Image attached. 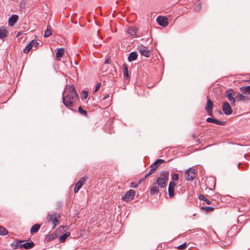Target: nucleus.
Listing matches in <instances>:
<instances>
[{
    "label": "nucleus",
    "mask_w": 250,
    "mask_h": 250,
    "mask_svg": "<svg viewBox=\"0 0 250 250\" xmlns=\"http://www.w3.org/2000/svg\"><path fill=\"white\" fill-rule=\"evenodd\" d=\"M64 49L62 48H59L56 53V57L57 59L61 58L64 53Z\"/></svg>",
    "instance_id": "nucleus-24"
},
{
    "label": "nucleus",
    "mask_w": 250,
    "mask_h": 250,
    "mask_svg": "<svg viewBox=\"0 0 250 250\" xmlns=\"http://www.w3.org/2000/svg\"><path fill=\"white\" fill-rule=\"evenodd\" d=\"M40 225L38 224H36L34 225H33L32 228H31V229H30V233L33 234V233H36L37 232L39 229L40 228Z\"/></svg>",
    "instance_id": "nucleus-22"
},
{
    "label": "nucleus",
    "mask_w": 250,
    "mask_h": 250,
    "mask_svg": "<svg viewBox=\"0 0 250 250\" xmlns=\"http://www.w3.org/2000/svg\"><path fill=\"white\" fill-rule=\"evenodd\" d=\"M78 99V95L74 85H66L62 92V102L67 108L73 106Z\"/></svg>",
    "instance_id": "nucleus-1"
},
{
    "label": "nucleus",
    "mask_w": 250,
    "mask_h": 250,
    "mask_svg": "<svg viewBox=\"0 0 250 250\" xmlns=\"http://www.w3.org/2000/svg\"><path fill=\"white\" fill-rule=\"evenodd\" d=\"M201 209L207 212H210L213 210L214 208L211 207H202Z\"/></svg>",
    "instance_id": "nucleus-34"
},
{
    "label": "nucleus",
    "mask_w": 250,
    "mask_h": 250,
    "mask_svg": "<svg viewBox=\"0 0 250 250\" xmlns=\"http://www.w3.org/2000/svg\"><path fill=\"white\" fill-rule=\"evenodd\" d=\"M199 199L200 200L205 201L208 205H210L211 204L210 202L205 197V195L203 194H200L199 195Z\"/></svg>",
    "instance_id": "nucleus-25"
},
{
    "label": "nucleus",
    "mask_w": 250,
    "mask_h": 250,
    "mask_svg": "<svg viewBox=\"0 0 250 250\" xmlns=\"http://www.w3.org/2000/svg\"><path fill=\"white\" fill-rule=\"evenodd\" d=\"M88 177L87 176H84L81 178L78 182L81 183L82 185L85 183V182L87 180Z\"/></svg>",
    "instance_id": "nucleus-33"
},
{
    "label": "nucleus",
    "mask_w": 250,
    "mask_h": 250,
    "mask_svg": "<svg viewBox=\"0 0 250 250\" xmlns=\"http://www.w3.org/2000/svg\"><path fill=\"white\" fill-rule=\"evenodd\" d=\"M155 171V170H154L153 168H151L150 170H149V171L148 172L149 173V174L150 175L151 174H152L154 171Z\"/></svg>",
    "instance_id": "nucleus-47"
},
{
    "label": "nucleus",
    "mask_w": 250,
    "mask_h": 250,
    "mask_svg": "<svg viewBox=\"0 0 250 250\" xmlns=\"http://www.w3.org/2000/svg\"><path fill=\"white\" fill-rule=\"evenodd\" d=\"M29 43L32 45V47H36L39 45V42L36 40L31 41Z\"/></svg>",
    "instance_id": "nucleus-35"
},
{
    "label": "nucleus",
    "mask_w": 250,
    "mask_h": 250,
    "mask_svg": "<svg viewBox=\"0 0 250 250\" xmlns=\"http://www.w3.org/2000/svg\"><path fill=\"white\" fill-rule=\"evenodd\" d=\"M51 29V27L50 26L48 25L47 27V29Z\"/></svg>",
    "instance_id": "nucleus-52"
},
{
    "label": "nucleus",
    "mask_w": 250,
    "mask_h": 250,
    "mask_svg": "<svg viewBox=\"0 0 250 250\" xmlns=\"http://www.w3.org/2000/svg\"><path fill=\"white\" fill-rule=\"evenodd\" d=\"M60 217V215L57 213H49L47 216V220L52 223V228H54L58 223Z\"/></svg>",
    "instance_id": "nucleus-3"
},
{
    "label": "nucleus",
    "mask_w": 250,
    "mask_h": 250,
    "mask_svg": "<svg viewBox=\"0 0 250 250\" xmlns=\"http://www.w3.org/2000/svg\"><path fill=\"white\" fill-rule=\"evenodd\" d=\"M169 173L168 171H164L162 172L159 177L157 179L156 183L160 187V188H166V183L168 180Z\"/></svg>",
    "instance_id": "nucleus-2"
},
{
    "label": "nucleus",
    "mask_w": 250,
    "mask_h": 250,
    "mask_svg": "<svg viewBox=\"0 0 250 250\" xmlns=\"http://www.w3.org/2000/svg\"><path fill=\"white\" fill-rule=\"evenodd\" d=\"M225 123V122L220 121H219L215 119H214L213 121V123L216 124V125H224Z\"/></svg>",
    "instance_id": "nucleus-36"
},
{
    "label": "nucleus",
    "mask_w": 250,
    "mask_h": 250,
    "mask_svg": "<svg viewBox=\"0 0 250 250\" xmlns=\"http://www.w3.org/2000/svg\"><path fill=\"white\" fill-rule=\"evenodd\" d=\"M187 244L186 243L179 246L177 248L180 250H183L185 249H186V248L187 247Z\"/></svg>",
    "instance_id": "nucleus-40"
},
{
    "label": "nucleus",
    "mask_w": 250,
    "mask_h": 250,
    "mask_svg": "<svg viewBox=\"0 0 250 250\" xmlns=\"http://www.w3.org/2000/svg\"><path fill=\"white\" fill-rule=\"evenodd\" d=\"M109 97V95L108 94H106L105 95H104V97L103 99H107Z\"/></svg>",
    "instance_id": "nucleus-50"
},
{
    "label": "nucleus",
    "mask_w": 250,
    "mask_h": 250,
    "mask_svg": "<svg viewBox=\"0 0 250 250\" xmlns=\"http://www.w3.org/2000/svg\"><path fill=\"white\" fill-rule=\"evenodd\" d=\"M76 187H78L79 188H81V187H82V185L81 183H80L79 182H77L76 184V185H75Z\"/></svg>",
    "instance_id": "nucleus-46"
},
{
    "label": "nucleus",
    "mask_w": 250,
    "mask_h": 250,
    "mask_svg": "<svg viewBox=\"0 0 250 250\" xmlns=\"http://www.w3.org/2000/svg\"><path fill=\"white\" fill-rule=\"evenodd\" d=\"M168 195H169V197L170 198L173 197L174 195V188H171L168 187Z\"/></svg>",
    "instance_id": "nucleus-28"
},
{
    "label": "nucleus",
    "mask_w": 250,
    "mask_h": 250,
    "mask_svg": "<svg viewBox=\"0 0 250 250\" xmlns=\"http://www.w3.org/2000/svg\"><path fill=\"white\" fill-rule=\"evenodd\" d=\"M176 186V184L174 181H171L169 183L168 187L171 188H174V187Z\"/></svg>",
    "instance_id": "nucleus-42"
},
{
    "label": "nucleus",
    "mask_w": 250,
    "mask_h": 250,
    "mask_svg": "<svg viewBox=\"0 0 250 250\" xmlns=\"http://www.w3.org/2000/svg\"><path fill=\"white\" fill-rule=\"evenodd\" d=\"M137 54L135 52H132L129 54L128 57V60L129 62L133 61L137 59Z\"/></svg>",
    "instance_id": "nucleus-21"
},
{
    "label": "nucleus",
    "mask_w": 250,
    "mask_h": 250,
    "mask_svg": "<svg viewBox=\"0 0 250 250\" xmlns=\"http://www.w3.org/2000/svg\"><path fill=\"white\" fill-rule=\"evenodd\" d=\"M222 110L224 113L227 115H229L232 112V110L230 106V104L227 102H224L223 103L222 106Z\"/></svg>",
    "instance_id": "nucleus-7"
},
{
    "label": "nucleus",
    "mask_w": 250,
    "mask_h": 250,
    "mask_svg": "<svg viewBox=\"0 0 250 250\" xmlns=\"http://www.w3.org/2000/svg\"><path fill=\"white\" fill-rule=\"evenodd\" d=\"M195 175V169L192 167L186 170L185 172V178L188 181H192L194 179Z\"/></svg>",
    "instance_id": "nucleus-4"
},
{
    "label": "nucleus",
    "mask_w": 250,
    "mask_h": 250,
    "mask_svg": "<svg viewBox=\"0 0 250 250\" xmlns=\"http://www.w3.org/2000/svg\"><path fill=\"white\" fill-rule=\"evenodd\" d=\"M137 49H138L141 55H144L146 57H149L150 55V51L148 49L147 47L142 45L139 44L137 46Z\"/></svg>",
    "instance_id": "nucleus-5"
},
{
    "label": "nucleus",
    "mask_w": 250,
    "mask_h": 250,
    "mask_svg": "<svg viewBox=\"0 0 250 250\" xmlns=\"http://www.w3.org/2000/svg\"><path fill=\"white\" fill-rule=\"evenodd\" d=\"M88 177L87 176H84L81 178L78 182L81 183L82 185L85 183V182L87 180Z\"/></svg>",
    "instance_id": "nucleus-32"
},
{
    "label": "nucleus",
    "mask_w": 250,
    "mask_h": 250,
    "mask_svg": "<svg viewBox=\"0 0 250 250\" xmlns=\"http://www.w3.org/2000/svg\"><path fill=\"white\" fill-rule=\"evenodd\" d=\"M110 63V59L109 58H107L104 62V64H109Z\"/></svg>",
    "instance_id": "nucleus-49"
},
{
    "label": "nucleus",
    "mask_w": 250,
    "mask_h": 250,
    "mask_svg": "<svg viewBox=\"0 0 250 250\" xmlns=\"http://www.w3.org/2000/svg\"><path fill=\"white\" fill-rule=\"evenodd\" d=\"M78 110H79V113L83 115V116H86L87 115V112L86 110H83L81 106H79V108H78Z\"/></svg>",
    "instance_id": "nucleus-31"
},
{
    "label": "nucleus",
    "mask_w": 250,
    "mask_h": 250,
    "mask_svg": "<svg viewBox=\"0 0 250 250\" xmlns=\"http://www.w3.org/2000/svg\"><path fill=\"white\" fill-rule=\"evenodd\" d=\"M7 233V230L4 227L0 226V235H5Z\"/></svg>",
    "instance_id": "nucleus-27"
},
{
    "label": "nucleus",
    "mask_w": 250,
    "mask_h": 250,
    "mask_svg": "<svg viewBox=\"0 0 250 250\" xmlns=\"http://www.w3.org/2000/svg\"><path fill=\"white\" fill-rule=\"evenodd\" d=\"M159 187L157 183H154L150 188V194L151 195L158 194L159 192Z\"/></svg>",
    "instance_id": "nucleus-16"
},
{
    "label": "nucleus",
    "mask_w": 250,
    "mask_h": 250,
    "mask_svg": "<svg viewBox=\"0 0 250 250\" xmlns=\"http://www.w3.org/2000/svg\"><path fill=\"white\" fill-rule=\"evenodd\" d=\"M172 179L173 180V181H178L179 180L178 174H177L176 173H173V174H172Z\"/></svg>",
    "instance_id": "nucleus-38"
},
{
    "label": "nucleus",
    "mask_w": 250,
    "mask_h": 250,
    "mask_svg": "<svg viewBox=\"0 0 250 250\" xmlns=\"http://www.w3.org/2000/svg\"><path fill=\"white\" fill-rule=\"evenodd\" d=\"M226 93V97L228 98L229 101L234 98L235 92L233 91H231V92L227 91Z\"/></svg>",
    "instance_id": "nucleus-23"
},
{
    "label": "nucleus",
    "mask_w": 250,
    "mask_h": 250,
    "mask_svg": "<svg viewBox=\"0 0 250 250\" xmlns=\"http://www.w3.org/2000/svg\"><path fill=\"white\" fill-rule=\"evenodd\" d=\"M104 66L103 65V66L102 67V69L103 70V69H104Z\"/></svg>",
    "instance_id": "nucleus-53"
},
{
    "label": "nucleus",
    "mask_w": 250,
    "mask_h": 250,
    "mask_svg": "<svg viewBox=\"0 0 250 250\" xmlns=\"http://www.w3.org/2000/svg\"><path fill=\"white\" fill-rule=\"evenodd\" d=\"M213 104L212 101L208 98L205 109L208 113V115L210 116H212Z\"/></svg>",
    "instance_id": "nucleus-9"
},
{
    "label": "nucleus",
    "mask_w": 250,
    "mask_h": 250,
    "mask_svg": "<svg viewBox=\"0 0 250 250\" xmlns=\"http://www.w3.org/2000/svg\"><path fill=\"white\" fill-rule=\"evenodd\" d=\"M123 74L124 75L125 79L128 80L129 79V76L127 65L126 63L123 64Z\"/></svg>",
    "instance_id": "nucleus-15"
},
{
    "label": "nucleus",
    "mask_w": 250,
    "mask_h": 250,
    "mask_svg": "<svg viewBox=\"0 0 250 250\" xmlns=\"http://www.w3.org/2000/svg\"><path fill=\"white\" fill-rule=\"evenodd\" d=\"M202 8L201 4V3H198L197 4L194 8V10L196 11H199L201 10Z\"/></svg>",
    "instance_id": "nucleus-39"
},
{
    "label": "nucleus",
    "mask_w": 250,
    "mask_h": 250,
    "mask_svg": "<svg viewBox=\"0 0 250 250\" xmlns=\"http://www.w3.org/2000/svg\"><path fill=\"white\" fill-rule=\"evenodd\" d=\"M34 246V244L32 241L30 242H26L22 243V248H24L25 250H29L32 249Z\"/></svg>",
    "instance_id": "nucleus-18"
},
{
    "label": "nucleus",
    "mask_w": 250,
    "mask_h": 250,
    "mask_svg": "<svg viewBox=\"0 0 250 250\" xmlns=\"http://www.w3.org/2000/svg\"><path fill=\"white\" fill-rule=\"evenodd\" d=\"M8 32L4 26L0 27V39H3L8 35Z\"/></svg>",
    "instance_id": "nucleus-12"
},
{
    "label": "nucleus",
    "mask_w": 250,
    "mask_h": 250,
    "mask_svg": "<svg viewBox=\"0 0 250 250\" xmlns=\"http://www.w3.org/2000/svg\"><path fill=\"white\" fill-rule=\"evenodd\" d=\"M137 29L135 27H129L127 30V33L129 36L132 38H138L139 36L137 34Z\"/></svg>",
    "instance_id": "nucleus-8"
},
{
    "label": "nucleus",
    "mask_w": 250,
    "mask_h": 250,
    "mask_svg": "<svg viewBox=\"0 0 250 250\" xmlns=\"http://www.w3.org/2000/svg\"><path fill=\"white\" fill-rule=\"evenodd\" d=\"M135 193L136 192L134 189H130L126 192L125 195L122 199L126 202L130 201L133 199Z\"/></svg>",
    "instance_id": "nucleus-6"
},
{
    "label": "nucleus",
    "mask_w": 250,
    "mask_h": 250,
    "mask_svg": "<svg viewBox=\"0 0 250 250\" xmlns=\"http://www.w3.org/2000/svg\"><path fill=\"white\" fill-rule=\"evenodd\" d=\"M57 237V235L56 234L53 233V234H51L49 235L46 237V240L47 241H51V240H52L54 239Z\"/></svg>",
    "instance_id": "nucleus-26"
},
{
    "label": "nucleus",
    "mask_w": 250,
    "mask_h": 250,
    "mask_svg": "<svg viewBox=\"0 0 250 250\" xmlns=\"http://www.w3.org/2000/svg\"><path fill=\"white\" fill-rule=\"evenodd\" d=\"M213 118L208 117L206 119V121L208 123H213Z\"/></svg>",
    "instance_id": "nucleus-45"
},
{
    "label": "nucleus",
    "mask_w": 250,
    "mask_h": 250,
    "mask_svg": "<svg viewBox=\"0 0 250 250\" xmlns=\"http://www.w3.org/2000/svg\"><path fill=\"white\" fill-rule=\"evenodd\" d=\"M235 97L237 101H246L250 99L247 96L241 93H238Z\"/></svg>",
    "instance_id": "nucleus-17"
},
{
    "label": "nucleus",
    "mask_w": 250,
    "mask_h": 250,
    "mask_svg": "<svg viewBox=\"0 0 250 250\" xmlns=\"http://www.w3.org/2000/svg\"><path fill=\"white\" fill-rule=\"evenodd\" d=\"M88 96V92L87 91H83L82 96V99L83 100H85Z\"/></svg>",
    "instance_id": "nucleus-37"
},
{
    "label": "nucleus",
    "mask_w": 250,
    "mask_h": 250,
    "mask_svg": "<svg viewBox=\"0 0 250 250\" xmlns=\"http://www.w3.org/2000/svg\"><path fill=\"white\" fill-rule=\"evenodd\" d=\"M80 188H79L78 187H76L75 186V187L74 189V192L75 193L78 192L79 191V190H80Z\"/></svg>",
    "instance_id": "nucleus-48"
},
{
    "label": "nucleus",
    "mask_w": 250,
    "mask_h": 250,
    "mask_svg": "<svg viewBox=\"0 0 250 250\" xmlns=\"http://www.w3.org/2000/svg\"><path fill=\"white\" fill-rule=\"evenodd\" d=\"M101 83H98L97 84V85L96 86L95 89V92H97L101 87Z\"/></svg>",
    "instance_id": "nucleus-44"
},
{
    "label": "nucleus",
    "mask_w": 250,
    "mask_h": 250,
    "mask_svg": "<svg viewBox=\"0 0 250 250\" xmlns=\"http://www.w3.org/2000/svg\"><path fill=\"white\" fill-rule=\"evenodd\" d=\"M240 91L245 95L250 94V86H243L240 88Z\"/></svg>",
    "instance_id": "nucleus-19"
},
{
    "label": "nucleus",
    "mask_w": 250,
    "mask_h": 250,
    "mask_svg": "<svg viewBox=\"0 0 250 250\" xmlns=\"http://www.w3.org/2000/svg\"><path fill=\"white\" fill-rule=\"evenodd\" d=\"M138 186V184L137 183L132 182L130 184V187L133 188H136Z\"/></svg>",
    "instance_id": "nucleus-41"
},
{
    "label": "nucleus",
    "mask_w": 250,
    "mask_h": 250,
    "mask_svg": "<svg viewBox=\"0 0 250 250\" xmlns=\"http://www.w3.org/2000/svg\"><path fill=\"white\" fill-rule=\"evenodd\" d=\"M236 97H234V98L231 100L230 101V103H231V104L232 105V106H235V102H236Z\"/></svg>",
    "instance_id": "nucleus-43"
},
{
    "label": "nucleus",
    "mask_w": 250,
    "mask_h": 250,
    "mask_svg": "<svg viewBox=\"0 0 250 250\" xmlns=\"http://www.w3.org/2000/svg\"><path fill=\"white\" fill-rule=\"evenodd\" d=\"M156 21L158 23L163 27H166L168 25V21L166 17L159 16L157 17Z\"/></svg>",
    "instance_id": "nucleus-10"
},
{
    "label": "nucleus",
    "mask_w": 250,
    "mask_h": 250,
    "mask_svg": "<svg viewBox=\"0 0 250 250\" xmlns=\"http://www.w3.org/2000/svg\"><path fill=\"white\" fill-rule=\"evenodd\" d=\"M52 35V31L51 29H46L44 34V37L47 38L50 37Z\"/></svg>",
    "instance_id": "nucleus-29"
},
{
    "label": "nucleus",
    "mask_w": 250,
    "mask_h": 250,
    "mask_svg": "<svg viewBox=\"0 0 250 250\" xmlns=\"http://www.w3.org/2000/svg\"><path fill=\"white\" fill-rule=\"evenodd\" d=\"M24 242L23 240H17L15 242L11 244V247L14 249H18V248H22V243Z\"/></svg>",
    "instance_id": "nucleus-11"
},
{
    "label": "nucleus",
    "mask_w": 250,
    "mask_h": 250,
    "mask_svg": "<svg viewBox=\"0 0 250 250\" xmlns=\"http://www.w3.org/2000/svg\"><path fill=\"white\" fill-rule=\"evenodd\" d=\"M149 175L148 173H146L144 176V180L146 179Z\"/></svg>",
    "instance_id": "nucleus-51"
},
{
    "label": "nucleus",
    "mask_w": 250,
    "mask_h": 250,
    "mask_svg": "<svg viewBox=\"0 0 250 250\" xmlns=\"http://www.w3.org/2000/svg\"><path fill=\"white\" fill-rule=\"evenodd\" d=\"M240 165V163H239V164H238V167H239V165Z\"/></svg>",
    "instance_id": "nucleus-54"
},
{
    "label": "nucleus",
    "mask_w": 250,
    "mask_h": 250,
    "mask_svg": "<svg viewBox=\"0 0 250 250\" xmlns=\"http://www.w3.org/2000/svg\"><path fill=\"white\" fill-rule=\"evenodd\" d=\"M70 233L69 232H66L63 234H62V236H61L59 238V241L61 243L64 242L65 240V239L70 236Z\"/></svg>",
    "instance_id": "nucleus-20"
},
{
    "label": "nucleus",
    "mask_w": 250,
    "mask_h": 250,
    "mask_svg": "<svg viewBox=\"0 0 250 250\" xmlns=\"http://www.w3.org/2000/svg\"><path fill=\"white\" fill-rule=\"evenodd\" d=\"M18 17L16 15H13L8 19L9 25L12 26L17 22Z\"/></svg>",
    "instance_id": "nucleus-13"
},
{
    "label": "nucleus",
    "mask_w": 250,
    "mask_h": 250,
    "mask_svg": "<svg viewBox=\"0 0 250 250\" xmlns=\"http://www.w3.org/2000/svg\"><path fill=\"white\" fill-rule=\"evenodd\" d=\"M32 48L33 47H32V45L30 43H29L24 49V53H28Z\"/></svg>",
    "instance_id": "nucleus-30"
},
{
    "label": "nucleus",
    "mask_w": 250,
    "mask_h": 250,
    "mask_svg": "<svg viewBox=\"0 0 250 250\" xmlns=\"http://www.w3.org/2000/svg\"><path fill=\"white\" fill-rule=\"evenodd\" d=\"M165 161L163 159H157L155 162L150 166V168H153L154 170H156L159 167L160 164L164 163Z\"/></svg>",
    "instance_id": "nucleus-14"
}]
</instances>
